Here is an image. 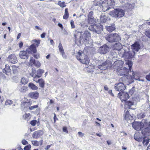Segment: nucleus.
<instances>
[{"mask_svg":"<svg viewBox=\"0 0 150 150\" xmlns=\"http://www.w3.org/2000/svg\"><path fill=\"white\" fill-rule=\"evenodd\" d=\"M92 41L91 40H89V39L88 40H87L86 41L83 42L85 44L86 46H89V45L92 44Z\"/></svg>","mask_w":150,"mask_h":150,"instance_id":"obj_44","label":"nucleus"},{"mask_svg":"<svg viewBox=\"0 0 150 150\" xmlns=\"http://www.w3.org/2000/svg\"><path fill=\"white\" fill-rule=\"evenodd\" d=\"M7 60L12 64H15L17 62L16 56L15 54H10L7 58Z\"/></svg>","mask_w":150,"mask_h":150,"instance_id":"obj_14","label":"nucleus"},{"mask_svg":"<svg viewBox=\"0 0 150 150\" xmlns=\"http://www.w3.org/2000/svg\"><path fill=\"white\" fill-rule=\"evenodd\" d=\"M150 139L149 138H146L145 137L143 139V144L144 146H147L149 142Z\"/></svg>","mask_w":150,"mask_h":150,"instance_id":"obj_37","label":"nucleus"},{"mask_svg":"<svg viewBox=\"0 0 150 150\" xmlns=\"http://www.w3.org/2000/svg\"><path fill=\"white\" fill-rule=\"evenodd\" d=\"M136 53V52L133 51L132 52L129 53L128 57L129 58H131L134 57V56L135 55Z\"/></svg>","mask_w":150,"mask_h":150,"instance_id":"obj_46","label":"nucleus"},{"mask_svg":"<svg viewBox=\"0 0 150 150\" xmlns=\"http://www.w3.org/2000/svg\"><path fill=\"white\" fill-rule=\"evenodd\" d=\"M24 105L25 106H26V105L30 106V105H31V103H30V102H28V103L25 102V103H24Z\"/></svg>","mask_w":150,"mask_h":150,"instance_id":"obj_62","label":"nucleus"},{"mask_svg":"<svg viewBox=\"0 0 150 150\" xmlns=\"http://www.w3.org/2000/svg\"><path fill=\"white\" fill-rule=\"evenodd\" d=\"M27 49H28L29 53L30 52H32L33 53H35L37 51L36 46L34 44L31 45Z\"/></svg>","mask_w":150,"mask_h":150,"instance_id":"obj_29","label":"nucleus"},{"mask_svg":"<svg viewBox=\"0 0 150 150\" xmlns=\"http://www.w3.org/2000/svg\"><path fill=\"white\" fill-rule=\"evenodd\" d=\"M31 117V115L30 114V113H25L24 115L23 116V118L25 120L28 121Z\"/></svg>","mask_w":150,"mask_h":150,"instance_id":"obj_38","label":"nucleus"},{"mask_svg":"<svg viewBox=\"0 0 150 150\" xmlns=\"http://www.w3.org/2000/svg\"><path fill=\"white\" fill-rule=\"evenodd\" d=\"M120 95V99L122 102H125L129 97L128 94L126 92L119 93L118 94V96Z\"/></svg>","mask_w":150,"mask_h":150,"instance_id":"obj_11","label":"nucleus"},{"mask_svg":"<svg viewBox=\"0 0 150 150\" xmlns=\"http://www.w3.org/2000/svg\"><path fill=\"white\" fill-rule=\"evenodd\" d=\"M103 26L100 24L91 25L89 26L88 29L91 31L97 34L100 33L103 30Z\"/></svg>","mask_w":150,"mask_h":150,"instance_id":"obj_6","label":"nucleus"},{"mask_svg":"<svg viewBox=\"0 0 150 150\" xmlns=\"http://www.w3.org/2000/svg\"><path fill=\"white\" fill-rule=\"evenodd\" d=\"M28 88L25 86H20L18 88L19 91L22 93L25 92L28 90Z\"/></svg>","mask_w":150,"mask_h":150,"instance_id":"obj_33","label":"nucleus"},{"mask_svg":"<svg viewBox=\"0 0 150 150\" xmlns=\"http://www.w3.org/2000/svg\"><path fill=\"white\" fill-rule=\"evenodd\" d=\"M32 144L36 146H38L39 145V142L37 141H31Z\"/></svg>","mask_w":150,"mask_h":150,"instance_id":"obj_51","label":"nucleus"},{"mask_svg":"<svg viewBox=\"0 0 150 150\" xmlns=\"http://www.w3.org/2000/svg\"><path fill=\"white\" fill-rule=\"evenodd\" d=\"M142 133L145 136H150V127L143 129L142 130Z\"/></svg>","mask_w":150,"mask_h":150,"instance_id":"obj_23","label":"nucleus"},{"mask_svg":"<svg viewBox=\"0 0 150 150\" xmlns=\"http://www.w3.org/2000/svg\"><path fill=\"white\" fill-rule=\"evenodd\" d=\"M114 88L116 91L122 92L126 88L123 82H120L115 83Z\"/></svg>","mask_w":150,"mask_h":150,"instance_id":"obj_8","label":"nucleus"},{"mask_svg":"<svg viewBox=\"0 0 150 150\" xmlns=\"http://www.w3.org/2000/svg\"><path fill=\"white\" fill-rule=\"evenodd\" d=\"M120 80H122L123 82L127 85L132 83L134 81L133 78L130 74L127 75L121 78Z\"/></svg>","mask_w":150,"mask_h":150,"instance_id":"obj_7","label":"nucleus"},{"mask_svg":"<svg viewBox=\"0 0 150 150\" xmlns=\"http://www.w3.org/2000/svg\"><path fill=\"white\" fill-rule=\"evenodd\" d=\"M132 77L133 78V80L135 79L137 80H138L140 81H143L144 80L142 79H141L137 75V73H132Z\"/></svg>","mask_w":150,"mask_h":150,"instance_id":"obj_31","label":"nucleus"},{"mask_svg":"<svg viewBox=\"0 0 150 150\" xmlns=\"http://www.w3.org/2000/svg\"><path fill=\"white\" fill-rule=\"evenodd\" d=\"M33 56L36 59H38L39 57V55L38 54H35Z\"/></svg>","mask_w":150,"mask_h":150,"instance_id":"obj_61","label":"nucleus"},{"mask_svg":"<svg viewBox=\"0 0 150 150\" xmlns=\"http://www.w3.org/2000/svg\"><path fill=\"white\" fill-rule=\"evenodd\" d=\"M109 13L110 15L112 17L116 18L122 17L125 14L124 11L119 8L114 9Z\"/></svg>","mask_w":150,"mask_h":150,"instance_id":"obj_4","label":"nucleus"},{"mask_svg":"<svg viewBox=\"0 0 150 150\" xmlns=\"http://www.w3.org/2000/svg\"><path fill=\"white\" fill-rule=\"evenodd\" d=\"M3 71L6 75H9L11 74V70L10 68L9 65L6 64L5 65V67L3 69Z\"/></svg>","mask_w":150,"mask_h":150,"instance_id":"obj_26","label":"nucleus"},{"mask_svg":"<svg viewBox=\"0 0 150 150\" xmlns=\"http://www.w3.org/2000/svg\"><path fill=\"white\" fill-rule=\"evenodd\" d=\"M28 96L31 98L37 99L39 96V93L37 91L32 92L29 93Z\"/></svg>","mask_w":150,"mask_h":150,"instance_id":"obj_24","label":"nucleus"},{"mask_svg":"<svg viewBox=\"0 0 150 150\" xmlns=\"http://www.w3.org/2000/svg\"><path fill=\"white\" fill-rule=\"evenodd\" d=\"M100 6H102L103 8L102 10L104 11H106L110 8V6H108V5H107V3L105 0L102 3L100 1Z\"/></svg>","mask_w":150,"mask_h":150,"instance_id":"obj_20","label":"nucleus"},{"mask_svg":"<svg viewBox=\"0 0 150 150\" xmlns=\"http://www.w3.org/2000/svg\"><path fill=\"white\" fill-rule=\"evenodd\" d=\"M106 29L109 32H112L115 30V27L114 25H111L106 26Z\"/></svg>","mask_w":150,"mask_h":150,"instance_id":"obj_32","label":"nucleus"},{"mask_svg":"<svg viewBox=\"0 0 150 150\" xmlns=\"http://www.w3.org/2000/svg\"><path fill=\"white\" fill-rule=\"evenodd\" d=\"M28 87L34 90H36L38 89V87L32 83H29Z\"/></svg>","mask_w":150,"mask_h":150,"instance_id":"obj_36","label":"nucleus"},{"mask_svg":"<svg viewBox=\"0 0 150 150\" xmlns=\"http://www.w3.org/2000/svg\"><path fill=\"white\" fill-rule=\"evenodd\" d=\"M44 71L43 69H39L36 71L35 74L39 77H41L43 73H44Z\"/></svg>","mask_w":150,"mask_h":150,"instance_id":"obj_35","label":"nucleus"},{"mask_svg":"<svg viewBox=\"0 0 150 150\" xmlns=\"http://www.w3.org/2000/svg\"><path fill=\"white\" fill-rule=\"evenodd\" d=\"M109 47L106 45H104L100 47L99 49V52L102 54H105L108 51Z\"/></svg>","mask_w":150,"mask_h":150,"instance_id":"obj_17","label":"nucleus"},{"mask_svg":"<svg viewBox=\"0 0 150 150\" xmlns=\"http://www.w3.org/2000/svg\"><path fill=\"white\" fill-rule=\"evenodd\" d=\"M31 148V145L29 144L25 146L24 148V150H29Z\"/></svg>","mask_w":150,"mask_h":150,"instance_id":"obj_53","label":"nucleus"},{"mask_svg":"<svg viewBox=\"0 0 150 150\" xmlns=\"http://www.w3.org/2000/svg\"><path fill=\"white\" fill-rule=\"evenodd\" d=\"M36 61L33 59L32 57H30V58L29 63L30 64L32 65L33 64H35V62Z\"/></svg>","mask_w":150,"mask_h":150,"instance_id":"obj_47","label":"nucleus"},{"mask_svg":"<svg viewBox=\"0 0 150 150\" xmlns=\"http://www.w3.org/2000/svg\"><path fill=\"white\" fill-rule=\"evenodd\" d=\"M107 3V5L110 6V8L115 4V2L113 0H105Z\"/></svg>","mask_w":150,"mask_h":150,"instance_id":"obj_30","label":"nucleus"},{"mask_svg":"<svg viewBox=\"0 0 150 150\" xmlns=\"http://www.w3.org/2000/svg\"><path fill=\"white\" fill-rule=\"evenodd\" d=\"M111 63L109 60H106L105 62L102 63L101 65L98 66V68L101 70H105L111 66Z\"/></svg>","mask_w":150,"mask_h":150,"instance_id":"obj_9","label":"nucleus"},{"mask_svg":"<svg viewBox=\"0 0 150 150\" xmlns=\"http://www.w3.org/2000/svg\"><path fill=\"white\" fill-rule=\"evenodd\" d=\"M134 138L136 140L139 142L142 141V138L140 137H138L136 136H134Z\"/></svg>","mask_w":150,"mask_h":150,"instance_id":"obj_52","label":"nucleus"},{"mask_svg":"<svg viewBox=\"0 0 150 150\" xmlns=\"http://www.w3.org/2000/svg\"><path fill=\"white\" fill-rule=\"evenodd\" d=\"M146 78L147 80L150 81V73L146 76Z\"/></svg>","mask_w":150,"mask_h":150,"instance_id":"obj_60","label":"nucleus"},{"mask_svg":"<svg viewBox=\"0 0 150 150\" xmlns=\"http://www.w3.org/2000/svg\"><path fill=\"white\" fill-rule=\"evenodd\" d=\"M133 127L137 131H139L142 129L141 122H134L132 123Z\"/></svg>","mask_w":150,"mask_h":150,"instance_id":"obj_16","label":"nucleus"},{"mask_svg":"<svg viewBox=\"0 0 150 150\" xmlns=\"http://www.w3.org/2000/svg\"><path fill=\"white\" fill-rule=\"evenodd\" d=\"M124 64V62L121 60L117 61L113 64V67L115 69H117V73L120 76H125L128 73H131V68L132 66V62L130 61H127L125 63L126 67H128L129 69L125 67H122Z\"/></svg>","mask_w":150,"mask_h":150,"instance_id":"obj_1","label":"nucleus"},{"mask_svg":"<svg viewBox=\"0 0 150 150\" xmlns=\"http://www.w3.org/2000/svg\"><path fill=\"white\" fill-rule=\"evenodd\" d=\"M135 6L134 4L132 3V4L127 3L125 4L124 6L126 9L131 10L133 9Z\"/></svg>","mask_w":150,"mask_h":150,"instance_id":"obj_27","label":"nucleus"},{"mask_svg":"<svg viewBox=\"0 0 150 150\" xmlns=\"http://www.w3.org/2000/svg\"><path fill=\"white\" fill-rule=\"evenodd\" d=\"M63 130L64 132H66L67 134L68 133V131L67 130V128L66 127H63Z\"/></svg>","mask_w":150,"mask_h":150,"instance_id":"obj_58","label":"nucleus"},{"mask_svg":"<svg viewBox=\"0 0 150 150\" xmlns=\"http://www.w3.org/2000/svg\"><path fill=\"white\" fill-rule=\"evenodd\" d=\"M43 134V132L41 130L37 131L34 132L32 135L34 138L37 139L42 136Z\"/></svg>","mask_w":150,"mask_h":150,"instance_id":"obj_22","label":"nucleus"},{"mask_svg":"<svg viewBox=\"0 0 150 150\" xmlns=\"http://www.w3.org/2000/svg\"><path fill=\"white\" fill-rule=\"evenodd\" d=\"M71 25L72 28H75L74 22L72 20L71 21Z\"/></svg>","mask_w":150,"mask_h":150,"instance_id":"obj_59","label":"nucleus"},{"mask_svg":"<svg viewBox=\"0 0 150 150\" xmlns=\"http://www.w3.org/2000/svg\"><path fill=\"white\" fill-rule=\"evenodd\" d=\"M58 48L59 50L60 53L61 54L63 57L64 58H66V56L65 54L61 42H60L59 44Z\"/></svg>","mask_w":150,"mask_h":150,"instance_id":"obj_25","label":"nucleus"},{"mask_svg":"<svg viewBox=\"0 0 150 150\" xmlns=\"http://www.w3.org/2000/svg\"><path fill=\"white\" fill-rule=\"evenodd\" d=\"M29 54V51L28 49H26L25 51H21L19 54V57L22 59H27L29 57L28 54Z\"/></svg>","mask_w":150,"mask_h":150,"instance_id":"obj_10","label":"nucleus"},{"mask_svg":"<svg viewBox=\"0 0 150 150\" xmlns=\"http://www.w3.org/2000/svg\"><path fill=\"white\" fill-rule=\"evenodd\" d=\"M145 116V115L144 112L139 113L137 115V117L139 119H141L144 117Z\"/></svg>","mask_w":150,"mask_h":150,"instance_id":"obj_45","label":"nucleus"},{"mask_svg":"<svg viewBox=\"0 0 150 150\" xmlns=\"http://www.w3.org/2000/svg\"><path fill=\"white\" fill-rule=\"evenodd\" d=\"M140 122L142 127V129H145L150 127V122L147 120L143 119Z\"/></svg>","mask_w":150,"mask_h":150,"instance_id":"obj_15","label":"nucleus"},{"mask_svg":"<svg viewBox=\"0 0 150 150\" xmlns=\"http://www.w3.org/2000/svg\"><path fill=\"white\" fill-rule=\"evenodd\" d=\"M21 142L23 145H26L28 144V142L25 139L22 140Z\"/></svg>","mask_w":150,"mask_h":150,"instance_id":"obj_56","label":"nucleus"},{"mask_svg":"<svg viewBox=\"0 0 150 150\" xmlns=\"http://www.w3.org/2000/svg\"><path fill=\"white\" fill-rule=\"evenodd\" d=\"M32 42H35L37 43L36 44V46L38 47L39 45V44L40 43V40H39L35 39L33 40H32Z\"/></svg>","mask_w":150,"mask_h":150,"instance_id":"obj_50","label":"nucleus"},{"mask_svg":"<svg viewBox=\"0 0 150 150\" xmlns=\"http://www.w3.org/2000/svg\"><path fill=\"white\" fill-rule=\"evenodd\" d=\"M78 135L80 137H82L84 136V134L83 133L81 132H78Z\"/></svg>","mask_w":150,"mask_h":150,"instance_id":"obj_57","label":"nucleus"},{"mask_svg":"<svg viewBox=\"0 0 150 150\" xmlns=\"http://www.w3.org/2000/svg\"><path fill=\"white\" fill-rule=\"evenodd\" d=\"M13 103V101L10 100H7L5 102V105H11Z\"/></svg>","mask_w":150,"mask_h":150,"instance_id":"obj_49","label":"nucleus"},{"mask_svg":"<svg viewBox=\"0 0 150 150\" xmlns=\"http://www.w3.org/2000/svg\"><path fill=\"white\" fill-rule=\"evenodd\" d=\"M36 71L35 68L32 69V72L30 73V76L33 77V80L34 81L38 83V79L40 78L38 76H37L35 74Z\"/></svg>","mask_w":150,"mask_h":150,"instance_id":"obj_19","label":"nucleus"},{"mask_svg":"<svg viewBox=\"0 0 150 150\" xmlns=\"http://www.w3.org/2000/svg\"><path fill=\"white\" fill-rule=\"evenodd\" d=\"M93 12L92 11H91L89 12L88 15V23L91 24H93L94 23L95 20L93 16Z\"/></svg>","mask_w":150,"mask_h":150,"instance_id":"obj_21","label":"nucleus"},{"mask_svg":"<svg viewBox=\"0 0 150 150\" xmlns=\"http://www.w3.org/2000/svg\"><path fill=\"white\" fill-rule=\"evenodd\" d=\"M46 34L45 33H43L41 35V37L42 38H44L45 37Z\"/></svg>","mask_w":150,"mask_h":150,"instance_id":"obj_64","label":"nucleus"},{"mask_svg":"<svg viewBox=\"0 0 150 150\" xmlns=\"http://www.w3.org/2000/svg\"><path fill=\"white\" fill-rule=\"evenodd\" d=\"M37 67H39L40 65L41 64L38 61H37L35 63V64H34Z\"/></svg>","mask_w":150,"mask_h":150,"instance_id":"obj_55","label":"nucleus"},{"mask_svg":"<svg viewBox=\"0 0 150 150\" xmlns=\"http://www.w3.org/2000/svg\"><path fill=\"white\" fill-rule=\"evenodd\" d=\"M147 23H148L149 25H150V21L149 22L148 21H147ZM145 34L147 37L150 38V30L146 31L145 32Z\"/></svg>","mask_w":150,"mask_h":150,"instance_id":"obj_42","label":"nucleus"},{"mask_svg":"<svg viewBox=\"0 0 150 150\" xmlns=\"http://www.w3.org/2000/svg\"><path fill=\"white\" fill-rule=\"evenodd\" d=\"M79 35H80V40L79 41V43H77L78 45H80L81 42H85V41H86L87 40H88L91 37L90 33L87 30L85 31L83 33L77 30L76 32V34L74 35L75 38L76 39L77 36Z\"/></svg>","mask_w":150,"mask_h":150,"instance_id":"obj_2","label":"nucleus"},{"mask_svg":"<svg viewBox=\"0 0 150 150\" xmlns=\"http://www.w3.org/2000/svg\"><path fill=\"white\" fill-rule=\"evenodd\" d=\"M133 116L130 114L128 110H127L124 114V118L125 120L129 123H131V120H132Z\"/></svg>","mask_w":150,"mask_h":150,"instance_id":"obj_12","label":"nucleus"},{"mask_svg":"<svg viewBox=\"0 0 150 150\" xmlns=\"http://www.w3.org/2000/svg\"><path fill=\"white\" fill-rule=\"evenodd\" d=\"M37 123L38 124H39V122L38 121V122H37L36 120H33L31 121L30 122V124L34 126Z\"/></svg>","mask_w":150,"mask_h":150,"instance_id":"obj_48","label":"nucleus"},{"mask_svg":"<svg viewBox=\"0 0 150 150\" xmlns=\"http://www.w3.org/2000/svg\"><path fill=\"white\" fill-rule=\"evenodd\" d=\"M28 79L24 77L22 78L21 81V83L22 84L25 85L27 84L28 83Z\"/></svg>","mask_w":150,"mask_h":150,"instance_id":"obj_41","label":"nucleus"},{"mask_svg":"<svg viewBox=\"0 0 150 150\" xmlns=\"http://www.w3.org/2000/svg\"><path fill=\"white\" fill-rule=\"evenodd\" d=\"M69 17V13L68 9L66 8L65 9L64 14L63 16V18L65 19H67Z\"/></svg>","mask_w":150,"mask_h":150,"instance_id":"obj_40","label":"nucleus"},{"mask_svg":"<svg viewBox=\"0 0 150 150\" xmlns=\"http://www.w3.org/2000/svg\"><path fill=\"white\" fill-rule=\"evenodd\" d=\"M38 107V105H33L31 106H30L29 107V109L30 110H33L34 109L36 108H37Z\"/></svg>","mask_w":150,"mask_h":150,"instance_id":"obj_54","label":"nucleus"},{"mask_svg":"<svg viewBox=\"0 0 150 150\" xmlns=\"http://www.w3.org/2000/svg\"><path fill=\"white\" fill-rule=\"evenodd\" d=\"M108 93L109 94H110L111 96H114V95L112 92V90H110L109 91H108Z\"/></svg>","mask_w":150,"mask_h":150,"instance_id":"obj_63","label":"nucleus"},{"mask_svg":"<svg viewBox=\"0 0 150 150\" xmlns=\"http://www.w3.org/2000/svg\"><path fill=\"white\" fill-rule=\"evenodd\" d=\"M58 4L62 8L66 6V5L65 4V2L64 1L61 2L60 1H59L58 2Z\"/></svg>","mask_w":150,"mask_h":150,"instance_id":"obj_43","label":"nucleus"},{"mask_svg":"<svg viewBox=\"0 0 150 150\" xmlns=\"http://www.w3.org/2000/svg\"><path fill=\"white\" fill-rule=\"evenodd\" d=\"M106 40L108 42H119L121 40V38L120 35L116 33H112L108 35L105 37Z\"/></svg>","mask_w":150,"mask_h":150,"instance_id":"obj_3","label":"nucleus"},{"mask_svg":"<svg viewBox=\"0 0 150 150\" xmlns=\"http://www.w3.org/2000/svg\"><path fill=\"white\" fill-rule=\"evenodd\" d=\"M131 47L133 51L137 52L140 49L141 46L139 42H136L131 45Z\"/></svg>","mask_w":150,"mask_h":150,"instance_id":"obj_13","label":"nucleus"},{"mask_svg":"<svg viewBox=\"0 0 150 150\" xmlns=\"http://www.w3.org/2000/svg\"><path fill=\"white\" fill-rule=\"evenodd\" d=\"M125 107L129 109H134L136 108L133 102L131 101H127L125 102Z\"/></svg>","mask_w":150,"mask_h":150,"instance_id":"obj_18","label":"nucleus"},{"mask_svg":"<svg viewBox=\"0 0 150 150\" xmlns=\"http://www.w3.org/2000/svg\"><path fill=\"white\" fill-rule=\"evenodd\" d=\"M76 57L78 60L83 64H88L89 62V60L87 56L85 55L83 53L80 52L76 55Z\"/></svg>","mask_w":150,"mask_h":150,"instance_id":"obj_5","label":"nucleus"},{"mask_svg":"<svg viewBox=\"0 0 150 150\" xmlns=\"http://www.w3.org/2000/svg\"><path fill=\"white\" fill-rule=\"evenodd\" d=\"M122 48V45L120 43H116L113 46V48L114 49L120 50Z\"/></svg>","mask_w":150,"mask_h":150,"instance_id":"obj_28","label":"nucleus"},{"mask_svg":"<svg viewBox=\"0 0 150 150\" xmlns=\"http://www.w3.org/2000/svg\"><path fill=\"white\" fill-rule=\"evenodd\" d=\"M38 83L40 86L41 88H43L45 86V81L42 79H39L38 80Z\"/></svg>","mask_w":150,"mask_h":150,"instance_id":"obj_34","label":"nucleus"},{"mask_svg":"<svg viewBox=\"0 0 150 150\" xmlns=\"http://www.w3.org/2000/svg\"><path fill=\"white\" fill-rule=\"evenodd\" d=\"M107 17L105 15L101 16H100V22L102 23H105L107 21Z\"/></svg>","mask_w":150,"mask_h":150,"instance_id":"obj_39","label":"nucleus"}]
</instances>
